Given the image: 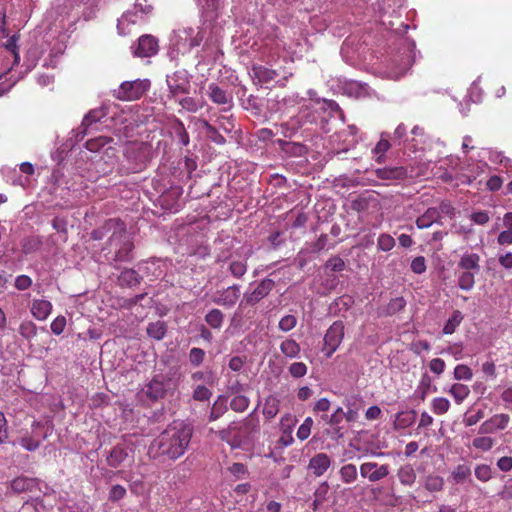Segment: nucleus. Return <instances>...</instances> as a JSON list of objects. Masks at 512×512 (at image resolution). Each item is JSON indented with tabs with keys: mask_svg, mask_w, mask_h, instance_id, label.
Here are the masks:
<instances>
[{
	"mask_svg": "<svg viewBox=\"0 0 512 512\" xmlns=\"http://www.w3.org/2000/svg\"><path fill=\"white\" fill-rule=\"evenodd\" d=\"M406 306V300L403 297H396L389 301L385 309L383 310V315L385 316H393L398 312L402 311Z\"/></svg>",
	"mask_w": 512,
	"mask_h": 512,
	"instance_id": "72a5a7b5",
	"label": "nucleus"
},
{
	"mask_svg": "<svg viewBox=\"0 0 512 512\" xmlns=\"http://www.w3.org/2000/svg\"><path fill=\"white\" fill-rule=\"evenodd\" d=\"M326 267L333 272H341L345 268V262L341 257L334 256L328 259Z\"/></svg>",
	"mask_w": 512,
	"mask_h": 512,
	"instance_id": "680f3d73",
	"label": "nucleus"
},
{
	"mask_svg": "<svg viewBox=\"0 0 512 512\" xmlns=\"http://www.w3.org/2000/svg\"><path fill=\"white\" fill-rule=\"evenodd\" d=\"M274 287V280L270 278L263 279L251 292H246L244 294L241 304L254 306L268 296Z\"/></svg>",
	"mask_w": 512,
	"mask_h": 512,
	"instance_id": "0eeeda50",
	"label": "nucleus"
},
{
	"mask_svg": "<svg viewBox=\"0 0 512 512\" xmlns=\"http://www.w3.org/2000/svg\"><path fill=\"white\" fill-rule=\"evenodd\" d=\"M385 134L381 135V139L378 141L372 153L375 156V161L379 164H382L386 160V152L390 149L391 144L388 139L384 138Z\"/></svg>",
	"mask_w": 512,
	"mask_h": 512,
	"instance_id": "c756f323",
	"label": "nucleus"
},
{
	"mask_svg": "<svg viewBox=\"0 0 512 512\" xmlns=\"http://www.w3.org/2000/svg\"><path fill=\"white\" fill-rule=\"evenodd\" d=\"M449 393L453 396L456 403L463 402L470 394V389L467 385L455 383L451 386Z\"/></svg>",
	"mask_w": 512,
	"mask_h": 512,
	"instance_id": "e433bc0d",
	"label": "nucleus"
},
{
	"mask_svg": "<svg viewBox=\"0 0 512 512\" xmlns=\"http://www.w3.org/2000/svg\"><path fill=\"white\" fill-rule=\"evenodd\" d=\"M474 474L481 482H487L492 478V469L487 464H479L475 467Z\"/></svg>",
	"mask_w": 512,
	"mask_h": 512,
	"instance_id": "3c124183",
	"label": "nucleus"
},
{
	"mask_svg": "<svg viewBox=\"0 0 512 512\" xmlns=\"http://www.w3.org/2000/svg\"><path fill=\"white\" fill-rule=\"evenodd\" d=\"M20 445L27 451H35L40 446V440L35 439L33 436H24L20 440Z\"/></svg>",
	"mask_w": 512,
	"mask_h": 512,
	"instance_id": "052dcab7",
	"label": "nucleus"
},
{
	"mask_svg": "<svg viewBox=\"0 0 512 512\" xmlns=\"http://www.w3.org/2000/svg\"><path fill=\"white\" fill-rule=\"evenodd\" d=\"M240 286L234 284L225 289L218 290L212 297V302L216 305L231 308L240 298Z\"/></svg>",
	"mask_w": 512,
	"mask_h": 512,
	"instance_id": "1a4fd4ad",
	"label": "nucleus"
},
{
	"mask_svg": "<svg viewBox=\"0 0 512 512\" xmlns=\"http://www.w3.org/2000/svg\"><path fill=\"white\" fill-rule=\"evenodd\" d=\"M432 386V379L428 374H423L418 386V391L420 393L419 397L421 400H424L428 393L430 392Z\"/></svg>",
	"mask_w": 512,
	"mask_h": 512,
	"instance_id": "4d7b16f0",
	"label": "nucleus"
},
{
	"mask_svg": "<svg viewBox=\"0 0 512 512\" xmlns=\"http://www.w3.org/2000/svg\"><path fill=\"white\" fill-rule=\"evenodd\" d=\"M297 325V318L294 315L288 314L283 316L278 324V328L283 332H289Z\"/></svg>",
	"mask_w": 512,
	"mask_h": 512,
	"instance_id": "6e6d98bb",
	"label": "nucleus"
},
{
	"mask_svg": "<svg viewBox=\"0 0 512 512\" xmlns=\"http://www.w3.org/2000/svg\"><path fill=\"white\" fill-rule=\"evenodd\" d=\"M444 479L438 475H429L425 480V488L430 492H439L443 489Z\"/></svg>",
	"mask_w": 512,
	"mask_h": 512,
	"instance_id": "ea45409f",
	"label": "nucleus"
},
{
	"mask_svg": "<svg viewBox=\"0 0 512 512\" xmlns=\"http://www.w3.org/2000/svg\"><path fill=\"white\" fill-rule=\"evenodd\" d=\"M126 495V489L122 485H113L109 491V500L112 502L119 501Z\"/></svg>",
	"mask_w": 512,
	"mask_h": 512,
	"instance_id": "e2e57ef3",
	"label": "nucleus"
},
{
	"mask_svg": "<svg viewBox=\"0 0 512 512\" xmlns=\"http://www.w3.org/2000/svg\"><path fill=\"white\" fill-rule=\"evenodd\" d=\"M127 456L128 453L126 448L122 445H117L111 450L110 454L107 456V464L110 467L117 468L124 462Z\"/></svg>",
	"mask_w": 512,
	"mask_h": 512,
	"instance_id": "b1692460",
	"label": "nucleus"
},
{
	"mask_svg": "<svg viewBox=\"0 0 512 512\" xmlns=\"http://www.w3.org/2000/svg\"><path fill=\"white\" fill-rule=\"evenodd\" d=\"M206 353L202 348L193 347L188 354L189 363L193 367L200 366L205 359Z\"/></svg>",
	"mask_w": 512,
	"mask_h": 512,
	"instance_id": "a19ab883",
	"label": "nucleus"
},
{
	"mask_svg": "<svg viewBox=\"0 0 512 512\" xmlns=\"http://www.w3.org/2000/svg\"><path fill=\"white\" fill-rule=\"evenodd\" d=\"M208 96L217 105H228L229 107L232 105V95L215 83L209 84Z\"/></svg>",
	"mask_w": 512,
	"mask_h": 512,
	"instance_id": "a211bd4d",
	"label": "nucleus"
},
{
	"mask_svg": "<svg viewBox=\"0 0 512 512\" xmlns=\"http://www.w3.org/2000/svg\"><path fill=\"white\" fill-rule=\"evenodd\" d=\"M411 270L416 274H422L426 271V260L424 256H417L411 262Z\"/></svg>",
	"mask_w": 512,
	"mask_h": 512,
	"instance_id": "0e129e2a",
	"label": "nucleus"
},
{
	"mask_svg": "<svg viewBox=\"0 0 512 512\" xmlns=\"http://www.w3.org/2000/svg\"><path fill=\"white\" fill-rule=\"evenodd\" d=\"M29 481L25 477H17L11 482V488L14 492L21 493L28 489Z\"/></svg>",
	"mask_w": 512,
	"mask_h": 512,
	"instance_id": "69168bd1",
	"label": "nucleus"
},
{
	"mask_svg": "<svg viewBox=\"0 0 512 512\" xmlns=\"http://www.w3.org/2000/svg\"><path fill=\"white\" fill-rule=\"evenodd\" d=\"M252 71L254 77L257 78L260 83H269L277 76V72L275 70L261 65L253 66Z\"/></svg>",
	"mask_w": 512,
	"mask_h": 512,
	"instance_id": "7c9ffc66",
	"label": "nucleus"
},
{
	"mask_svg": "<svg viewBox=\"0 0 512 512\" xmlns=\"http://www.w3.org/2000/svg\"><path fill=\"white\" fill-rule=\"evenodd\" d=\"M450 408V402L447 398L436 397L432 400V411L436 415L445 414Z\"/></svg>",
	"mask_w": 512,
	"mask_h": 512,
	"instance_id": "c03bdc74",
	"label": "nucleus"
},
{
	"mask_svg": "<svg viewBox=\"0 0 512 512\" xmlns=\"http://www.w3.org/2000/svg\"><path fill=\"white\" fill-rule=\"evenodd\" d=\"M144 393L152 401L164 398L166 388L162 377L155 376L152 378V380L146 385Z\"/></svg>",
	"mask_w": 512,
	"mask_h": 512,
	"instance_id": "f3484780",
	"label": "nucleus"
},
{
	"mask_svg": "<svg viewBox=\"0 0 512 512\" xmlns=\"http://www.w3.org/2000/svg\"><path fill=\"white\" fill-rule=\"evenodd\" d=\"M146 332L150 338L160 341L165 337L167 333V324L161 320L149 323Z\"/></svg>",
	"mask_w": 512,
	"mask_h": 512,
	"instance_id": "a878e982",
	"label": "nucleus"
},
{
	"mask_svg": "<svg viewBox=\"0 0 512 512\" xmlns=\"http://www.w3.org/2000/svg\"><path fill=\"white\" fill-rule=\"evenodd\" d=\"M344 338V323L340 320L335 321L326 331L324 336L323 351L327 358H330L340 346Z\"/></svg>",
	"mask_w": 512,
	"mask_h": 512,
	"instance_id": "39448f33",
	"label": "nucleus"
},
{
	"mask_svg": "<svg viewBox=\"0 0 512 512\" xmlns=\"http://www.w3.org/2000/svg\"><path fill=\"white\" fill-rule=\"evenodd\" d=\"M503 182V178L498 175H493L487 180L486 188L491 192L499 191L503 185Z\"/></svg>",
	"mask_w": 512,
	"mask_h": 512,
	"instance_id": "338daca9",
	"label": "nucleus"
},
{
	"mask_svg": "<svg viewBox=\"0 0 512 512\" xmlns=\"http://www.w3.org/2000/svg\"><path fill=\"white\" fill-rule=\"evenodd\" d=\"M42 245V241L35 236L27 237L22 242V251L25 254H29L37 251Z\"/></svg>",
	"mask_w": 512,
	"mask_h": 512,
	"instance_id": "49530a36",
	"label": "nucleus"
},
{
	"mask_svg": "<svg viewBox=\"0 0 512 512\" xmlns=\"http://www.w3.org/2000/svg\"><path fill=\"white\" fill-rule=\"evenodd\" d=\"M212 396V392L204 385H198L193 391V399L196 401H208Z\"/></svg>",
	"mask_w": 512,
	"mask_h": 512,
	"instance_id": "13d9d810",
	"label": "nucleus"
},
{
	"mask_svg": "<svg viewBox=\"0 0 512 512\" xmlns=\"http://www.w3.org/2000/svg\"><path fill=\"white\" fill-rule=\"evenodd\" d=\"M224 320V314L219 309H212L205 315L206 323L213 329L221 328Z\"/></svg>",
	"mask_w": 512,
	"mask_h": 512,
	"instance_id": "c9c22d12",
	"label": "nucleus"
},
{
	"mask_svg": "<svg viewBox=\"0 0 512 512\" xmlns=\"http://www.w3.org/2000/svg\"><path fill=\"white\" fill-rule=\"evenodd\" d=\"M168 88L171 96L173 98H177L180 95L188 94L190 89V84L187 79H177L176 77H171L167 80Z\"/></svg>",
	"mask_w": 512,
	"mask_h": 512,
	"instance_id": "5701e85b",
	"label": "nucleus"
},
{
	"mask_svg": "<svg viewBox=\"0 0 512 512\" xmlns=\"http://www.w3.org/2000/svg\"><path fill=\"white\" fill-rule=\"evenodd\" d=\"M343 404L346 408L344 415L348 423L356 422L359 418V412L362 408V400L356 396H348L344 399Z\"/></svg>",
	"mask_w": 512,
	"mask_h": 512,
	"instance_id": "dca6fc26",
	"label": "nucleus"
},
{
	"mask_svg": "<svg viewBox=\"0 0 512 512\" xmlns=\"http://www.w3.org/2000/svg\"><path fill=\"white\" fill-rule=\"evenodd\" d=\"M339 476L343 483H353L354 481H356L358 476L356 465L352 463L343 465L339 470Z\"/></svg>",
	"mask_w": 512,
	"mask_h": 512,
	"instance_id": "2f4dec72",
	"label": "nucleus"
},
{
	"mask_svg": "<svg viewBox=\"0 0 512 512\" xmlns=\"http://www.w3.org/2000/svg\"><path fill=\"white\" fill-rule=\"evenodd\" d=\"M252 254V250H249L244 260H232L229 264V271L231 275L237 279L242 278L248 269L247 259Z\"/></svg>",
	"mask_w": 512,
	"mask_h": 512,
	"instance_id": "393cba45",
	"label": "nucleus"
},
{
	"mask_svg": "<svg viewBox=\"0 0 512 512\" xmlns=\"http://www.w3.org/2000/svg\"><path fill=\"white\" fill-rule=\"evenodd\" d=\"M332 463L331 457L324 453L320 452L315 454L309 461L308 469L312 471V473L316 477H320L325 474V472L330 468Z\"/></svg>",
	"mask_w": 512,
	"mask_h": 512,
	"instance_id": "2eb2a0df",
	"label": "nucleus"
},
{
	"mask_svg": "<svg viewBox=\"0 0 512 512\" xmlns=\"http://www.w3.org/2000/svg\"><path fill=\"white\" fill-rule=\"evenodd\" d=\"M151 145L146 142H129L124 151L125 157L138 166H143L150 159Z\"/></svg>",
	"mask_w": 512,
	"mask_h": 512,
	"instance_id": "423d86ee",
	"label": "nucleus"
},
{
	"mask_svg": "<svg viewBox=\"0 0 512 512\" xmlns=\"http://www.w3.org/2000/svg\"><path fill=\"white\" fill-rule=\"evenodd\" d=\"M280 400L273 395H269L265 399L263 407V415L267 420L273 419L279 412Z\"/></svg>",
	"mask_w": 512,
	"mask_h": 512,
	"instance_id": "bb28decb",
	"label": "nucleus"
},
{
	"mask_svg": "<svg viewBox=\"0 0 512 512\" xmlns=\"http://www.w3.org/2000/svg\"><path fill=\"white\" fill-rule=\"evenodd\" d=\"M308 367L303 362H293L288 367V372L293 378H302L307 374Z\"/></svg>",
	"mask_w": 512,
	"mask_h": 512,
	"instance_id": "603ef678",
	"label": "nucleus"
},
{
	"mask_svg": "<svg viewBox=\"0 0 512 512\" xmlns=\"http://www.w3.org/2000/svg\"><path fill=\"white\" fill-rule=\"evenodd\" d=\"M122 224L123 221L120 218H110L91 232V238L98 241L104 239L108 234L115 235L117 231L121 230Z\"/></svg>",
	"mask_w": 512,
	"mask_h": 512,
	"instance_id": "f8f14e48",
	"label": "nucleus"
},
{
	"mask_svg": "<svg viewBox=\"0 0 512 512\" xmlns=\"http://www.w3.org/2000/svg\"><path fill=\"white\" fill-rule=\"evenodd\" d=\"M510 423V416L505 413L495 414L488 420L484 421L480 428V434H492L497 430H504Z\"/></svg>",
	"mask_w": 512,
	"mask_h": 512,
	"instance_id": "9d476101",
	"label": "nucleus"
},
{
	"mask_svg": "<svg viewBox=\"0 0 512 512\" xmlns=\"http://www.w3.org/2000/svg\"><path fill=\"white\" fill-rule=\"evenodd\" d=\"M249 398L244 395H236L231 399L230 407L235 412H243L249 406Z\"/></svg>",
	"mask_w": 512,
	"mask_h": 512,
	"instance_id": "de8ad7c7",
	"label": "nucleus"
},
{
	"mask_svg": "<svg viewBox=\"0 0 512 512\" xmlns=\"http://www.w3.org/2000/svg\"><path fill=\"white\" fill-rule=\"evenodd\" d=\"M494 439L489 436L477 437L473 440V447L481 451H489L494 446Z\"/></svg>",
	"mask_w": 512,
	"mask_h": 512,
	"instance_id": "5fc2aeb1",
	"label": "nucleus"
},
{
	"mask_svg": "<svg viewBox=\"0 0 512 512\" xmlns=\"http://www.w3.org/2000/svg\"><path fill=\"white\" fill-rule=\"evenodd\" d=\"M390 473L388 464L379 465L376 462H364L360 465V475L370 482H377L386 478Z\"/></svg>",
	"mask_w": 512,
	"mask_h": 512,
	"instance_id": "6e6552de",
	"label": "nucleus"
},
{
	"mask_svg": "<svg viewBox=\"0 0 512 512\" xmlns=\"http://www.w3.org/2000/svg\"><path fill=\"white\" fill-rule=\"evenodd\" d=\"M312 426H313V419L311 417L305 418V420L303 421V423L300 425V427L297 430L296 435H297L298 439L301 441L306 440L311 434Z\"/></svg>",
	"mask_w": 512,
	"mask_h": 512,
	"instance_id": "864d4df0",
	"label": "nucleus"
},
{
	"mask_svg": "<svg viewBox=\"0 0 512 512\" xmlns=\"http://www.w3.org/2000/svg\"><path fill=\"white\" fill-rule=\"evenodd\" d=\"M280 352L288 359H296L300 356V344L292 338H285L279 346Z\"/></svg>",
	"mask_w": 512,
	"mask_h": 512,
	"instance_id": "4be33fe9",
	"label": "nucleus"
},
{
	"mask_svg": "<svg viewBox=\"0 0 512 512\" xmlns=\"http://www.w3.org/2000/svg\"><path fill=\"white\" fill-rule=\"evenodd\" d=\"M227 411V406L224 400H221V397L216 400L211 408L209 421H215L220 418Z\"/></svg>",
	"mask_w": 512,
	"mask_h": 512,
	"instance_id": "a18cd8bd",
	"label": "nucleus"
},
{
	"mask_svg": "<svg viewBox=\"0 0 512 512\" xmlns=\"http://www.w3.org/2000/svg\"><path fill=\"white\" fill-rule=\"evenodd\" d=\"M141 277L134 269H124L118 277L120 286L133 287L140 283Z\"/></svg>",
	"mask_w": 512,
	"mask_h": 512,
	"instance_id": "c85d7f7f",
	"label": "nucleus"
},
{
	"mask_svg": "<svg viewBox=\"0 0 512 512\" xmlns=\"http://www.w3.org/2000/svg\"><path fill=\"white\" fill-rule=\"evenodd\" d=\"M440 218L439 210L435 207H430L416 219V226L419 229H426L433 223H438Z\"/></svg>",
	"mask_w": 512,
	"mask_h": 512,
	"instance_id": "412c9836",
	"label": "nucleus"
},
{
	"mask_svg": "<svg viewBox=\"0 0 512 512\" xmlns=\"http://www.w3.org/2000/svg\"><path fill=\"white\" fill-rule=\"evenodd\" d=\"M454 378L456 380L470 381L473 378L472 369L465 364H458L454 368Z\"/></svg>",
	"mask_w": 512,
	"mask_h": 512,
	"instance_id": "8fccbe9b",
	"label": "nucleus"
},
{
	"mask_svg": "<svg viewBox=\"0 0 512 512\" xmlns=\"http://www.w3.org/2000/svg\"><path fill=\"white\" fill-rule=\"evenodd\" d=\"M150 88L148 79L124 81L113 91V96L121 101H135L143 97Z\"/></svg>",
	"mask_w": 512,
	"mask_h": 512,
	"instance_id": "20e7f679",
	"label": "nucleus"
},
{
	"mask_svg": "<svg viewBox=\"0 0 512 512\" xmlns=\"http://www.w3.org/2000/svg\"><path fill=\"white\" fill-rule=\"evenodd\" d=\"M193 429L183 421L172 422L154 440L153 447H157L158 454L167 456L171 460L184 455L191 441Z\"/></svg>",
	"mask_w": 512,
	"mask_h": 512,
	"instance_id": "f257e3e1",
	"label": "nucleus"
},
{
	"mask_svg": "<svg viewBox=\"0 0 512 512\" xmlns=\"http://www.w3.org/2000/svg\"><path fill=\"white\" fill-rule=\"evenodd\" d=\"M109 142H110L109 138L98 137V138L88 140L86 142L85 146L89 151L97 152L101 147L105 146Z\"/></svg>",
	"mask_w": 512,
	"mask_h": 512,
	"instance_id": "bf43d9fd",
	"label": "nucleus"
},
{
	"mask_svg": "<svg viewBox=\"0 0 512 512\" xmlns=\"http://www.w3.org/2000/svg\"><path fill=\"white\" fill-rule=\"evenodd\" d=\"M52 304L48 300L34 299L31 306V314L37 320H45L51 314Z\"/></svg>",
	"mask_w": 512,
	"mask_h": 512,
	"instance_id": "aec40b11",
	"label": "nucleus"
},
{
	"mask_svg": "<svg viewBox=\"0 0 512 512\" xmlns=\"http://www.w3.org/2000/svg\"><path fill=\"white\" fill-rule=\"evenodd\" d=\"M51 331L55 335H60L63 333L65 327H66V319L64 316H58L56 317L52 323H51Z\"/></svg>",
	"mask_w": 512,
	"mask_h": 512,
	"instance_id": "774afa93",
	"label": "nucleus"
},
{
	"mask_svg": "<svg viewBox=\"0 0 512 512\" xmlns=\"http://www.w3.org/2000/svg\"><path fill=\"white\" fill-rule=\"evenodd\" d=\"M451 476L456 484H462L466 481H469V483H473V480L471 478V469L466 464L457 465L453 469Z\"/></svg>",
	"mask_w": 512,
	"mask_h": 512,
	"instance_id": "cd10ccee",
	"label": "nucleus"
},
{
	"mask_svg": "<svg viewBox=\"0 0 512 512\" xmlns=\"http://www.w3.org/2000/svg\"><path fill=\"white\" fill-rule=\"evenodd\" d=\"M395 246V239L386 233H382L379 235L377 239V248L378 250L388 252L392 250Z\"/></svg>",
	"mask_w": 512,
	"mask_h": 512,
	"instance_id": "79ce46f5",
	"label": "nucleus"
},
{
	"mask_svg": "<svg viewBox=\"0 0 512 512\" xmlns=\"http://www.w3.org/2000/svg\"><path fill=\"white\" fill-rule=\"evenodd\" d=\"M107 245L114 250L112 261L114 263H128L133 260V250L135 248L133 238L127 232L126 224L123 222L121 230L115 235H110Z\"/></svg>",
	"mask_w": 512,
	"mask_h": 512,
	"instance_id": "7ed1b4c3",
	"label": "nucleus"
},
{
	"mask_svg": "<svg viewBox=\"0 0 512 512\" xmlns=\"http://www.w3.org/2000/svg\"><path fill=\"white\" fill-rule=\"evenodd\" d=\"M480 256L477 253H464L459 262L458 268L463 271L478 273L480 271Z\"/></svg>",
	"mask_w": 512,
	"mask_h": 512,
	"instance_id": "6ab92c4d",
	"label": "nucleus"
},
{
	"mask_svg": "<svg viewBox=\"0 0 512 512\" xmlns=\"http://www.w3.org/2000/svg\"><path fill=\"white\" fill-rule=\"evenodd\" d=\"M104 116L105 113L102 110H91L84 117L82 126L87 130L92 124L100 122Z\"/></svg>",
	"mask_w": 512,
	"mask_h": 512,
	"instance_id": "09e8293b",
	"label": "nucleus"
},
{
	"mask_svg": "<svg viewBox=\"0 0 512 512\" xmlns=\"http://www.w3.org/2000/svg\"><path fill=\"white\" fill-rule=\"evenodd\" d=\"M416 419V412H400L396 416V426L398 428H407L414 423Z\"/></svg>",
	"mask_w": 512,
	"mask_h": 512,
	"instance_id": "58836bf2",
	"label": "nucleus"
},
{
	"mask_svg": "<svg viewBox=\"0 0 512 512\" xmlns=\"http://www.w3.org/2000/svg\"><path fill=\"white\" fill-rule=\"evenodd\" d=\"M19 333L25 339H32L37 335V326L32 321H23L19 326Z\"/></svg>",
	"mask_w": 512,
	"mask_h": 512,
	"instance_id": "37998d69",
	"label": "nucleus"
},
{
	"mask_svg": "<svg viewBox=\"0 0 512 512\" xmlns=\"http://www.w3.org/2000/svg\"><path fill=\"white\" fill-rule=\"evenodd\" d=\"M259 431V420L249 415L243 421L230 423L227 428L220 430L218 435L232 448H247L254 443Z\"/></svg>",
	"mask_w": 512,
	"mask_h": 512,
	"instance_id": "f03ea898",
	"label": "nucleus"
},
{
	"mask_svg": "<svg viewBox=\"0 0 512 512\" xmlns=\"http://www.w3.org/2000/svg\"><path fill=\"white\" fill-rule=\"evenodd\" d=\"M205 129L206 136L215 144L223 145L226 143V139L221 135L217 128L211 125L207 120L201 121Z\"/></svg>",
	"mask_w": 512,
	"mask_h": 512,
	"instance_id": "f704fd0d",
	"label": "nucleus"
},
{
	"mask_svg": "<svg viewBox=\"0 0 512 512\" xmlns=\"http://www.w3.org/2000/svg\"><path fill=\"white\" fill-rule=\"evenodd\" d=\"M158 51V41L151 35H142L138 39V44L134 50V55L137 57H151Z\"/></svg>",
	"mask_w": 512,
	"mask_h": 512,
	"instance_id": "9b49d317",
	"label": "nucleus"
},
{
	"mask_svg": "<svg viewBox=\"0 0 512 512\" xmlns=\"http://www.w3.org/2000/svg\"><path fill=\"white\" fill-rule=\"evenodd\" d=\"M322 419L326 420L327 424L332 427L333 434L337 439L343 438L347 433V429L341 425L343 420H346L342 407H337L329 418L326 415L322 416Z\"/></svg>",
	"mask_w": 512,
	"mask_h": 512,
	"instance_id": "ddd939ff",
	"label": "nucleus"
},
{
	"mask_svg": "<svg viewBox=\"0 0 512 512\" xmlns=\"http://www.w3.org/2000/svg\"><path fill=\"white\" fill-rule=\"evenodd\" d=\"M463 320V314L459 310L453 311L449 319L446 321L443 327V333L446 335L453 334L456 328L461 324Z\"/></svg>",
	"mask_w": 512,
	"mask_h": 512,
	"instance_id": "473e14b6",
	"label": "nucleus"
},
{
	"mask_svg": "<svg viewBox=\"0 0 512 512\" xmlns=\"http://www.w3.org/2000/svg\"><path fill=\"white\" fill-rule=\"evenodd\" d=\"M374 174L378 179L384 181H400L408 176L407 168L404 166L378 168Z\"/></svg>",
	"mask_w": 512,
	"mask_h": 512,
	"instance_id": "4468645a",
	"label": "nucleus"
},
{
	"mask_svg": "<svg viewBox=\"0 0 512 512\" xmlns=\"http://www.w3.org/2000/svg\"><path fill=\"white\" fill-rule=\"evenodd\" d=\"M475 274L474 272L462 271L458 275L459 288L464 291L472 290L475 284Z\"/></svg>",
	"mask_w": 512,
	"mask_h": 512,
	"instance_id": "4c0bfd02",
	"label": "nucleus"
}]
</instances>
